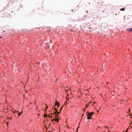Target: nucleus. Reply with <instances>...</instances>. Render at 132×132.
<instances>
[{"label": "nucleus", "instance_id": "nucleus-4", "mask_svg": "<svg viewBox=\"0 0 132 132\" xmlns=\"http://www.w3.org/2000/svg\"><path fill=\"white\" fill-rule=\"evenodd\" d=\"M55 110L56 111L54 112V114L58 113L59 114V113H60L61 111H60L59 112H58L57 110L56 109V108H55Z\"/></svg>", "mask_w": 132, "mask_h": 132}, {"label": "nucleus", "instance_id": "nucleus-12", "mask_svg": "<svg viewBox=\"0 0 132 132\" xmlns=\"http://www.w3.org/2000/svg\"><path fill=\"white\" fill-rule=\"evenodd\" d=\"M22 111L21 112H20V113H19V115H18V116H19L20 115L22 114Z\"/></svg>", "mask_w": 132, "mask_h": 132}, {"label": "nucleus", "instance_id": "nucleus-3", "mask_svg": "<svg viewBox=\"0 0 132 132\" xmlns=\"http://www.w3.org/2000/svg\"><path fill=\"white\" fill-rule=\"evenodd\" d=\"M57 105L58 107H59L60 106V104L59 102L56 101V102L55 103V105L54 106Z\"/></svg>", "mask_w": 132, "mask_h": 132}, {"label": "nucleus", "instance_id": "nucleus-1", "mask_svg": "<svg viewBox=\"0 0 132 132\" xmlns=\"http://www.w3.org/2000/svg\"><path fill=\"white\" fill-rule=\"evenodd\" d=\"M104 2H99L98 3V5L97 4V6L98 7H100L103 5L102 4Z\"/></svg>", "mask_w": 132, "mask_h": 132}, {"label": "nucleus", "instance_id": "nucleus-9", "mask_svg": "<svg viewBox=\"0 0 132 132\" xmlns=\"http://www.w3.org/2000/svg\"><path fill=\"white\" fill-rule=\"evenodd\" d=\"M128 31L129 32H131V31H132V28H131L130 29H128Z\"/></svg>", "mask_w": 132, "mask_h": 132}, {"label": "nucleus", "instance_id": "nucleus-29", "mask_svg": "<svg viewBox=\"0 0 132 132\" xmlns=\"http://www.w3.org/2000/svg\"><path fill=\"white\" fill-rule=\"evenodd\" d=\"M84 115V114H83L82 115V116H83Z\"/></svg>", "mask_w": 132, "mask_h": 132}, {"label": "nucleus", "instance_id": "nucleus-24", "mask_svg": "<svg viewBox=\"0 0 132 132\" xmlns=\"http://www.w3.org/2000/svg\"><path fill=\"white\" fill-rule=\"evenodd\" d=\"M4 32H5V31H4L3 32V33H4Z\"/></svg>", "mask_w": 132, "mask_h": 132}, {"label": "nucleus", "instance_id": "nucleus-28", "mask_svg": "<svg viewBox=\"0 0 132 132\" xmlns=\"http://www.w3.org/2000/svg\"><path fill=\"white\" fill-rule=\"evenodd\" d=\"M106 128H108V127L107 126L106 127Z\"/></svg>", "mask_w": 132, "mask_h": 132}, {"label": "nucleus", "instance_id": "nucleus-22", "mask_svg": "<svg viewBox=\"0 0 132 132\" xmlns=\"http://www.w3.org/2000/svg\"><path fill=\"white\" fill-rule=\"evenodd\" d=\"M69 90H67V91H66V92L67 93V91H69Z\"/></svg>", "mask_w": 132, "mask_h": 132}, {"label": "nucleus", "instance_id": "nucleus-31", "mask_svg": "<svg viewBox=\"0 0 132 132\" xmlns=\"http://www.w3.org/2000/svg\"><path fill=\"white\" fill-rule=\"evenodd\" d=\"M108 132H109V130H108Z\"/></svg>", "mask_w": 132, "mask_h": 132}, {"label": "nucleus", "instance_id": "nucleus-25", "mask_svg": "<svg viewBox=\"0 0 132 132\" xmlns=\"http://www.w3.org/2000/svg\"><path fill=\"white\" fill-rule=\"evenodd\" d=\"M128 130V128H127V129L126 130H127V131Z\"/></svg>", "mask_w": 132, "mask_h": 132}, {"label": "nucleus", "instance_id": "nucleus-16", "mask_svg": "<svg viewBox=\"0 0 132 132\" xmlns=\"http://www.w3.org/2000/svg\"><path fill=\"white\" fill-rule=\"evenodd\" d=\"M79 127L78 126V127L77 128V132L78 130V128H79Z\"/></svg>", "mask_w": 132, "mask_h": 132}, {"label": "nucleus", "instance_id": "nucleus-19", "mask_svg": "<svg viewBox=\"0 0 132 132\" xmlns=\"http://www.w3.org/2000/svg\"><path fill=\"white\" fill-rule=\"evenodd\" d=\"M86 109V108H84V112H85V110Z\"/></svg>", "mask_w": 132, "mask_h": 132}, {"label": "nucleus", "instance_id": "nucleus-6", "mask_svg": "<svg viewBox=\"0 0 132 132\" xmlns=\"http://www.w3.org/2000/svg\"><path fill=\"white\" fill-rule=\"evenodd\" d=\"M54 114L55 115V116L56 117H57L58 116L59 114L58 113H57V114H54Z\"/></svg>", "mask_w": 132, "mask_h": 132}, {"label": "nucleus", "instance_id": "nucleus-13", "mask_svg": "<svg viewBox=\"0 0 132 132\" xmlns=\"http://www.w3.org/2000/svg\"><path fill=\"white\" fill-rule=\"evenodd\" d=\"M52 113H50L49 115L48 116V117H50V116H51L52 115Z\"/></svg>", "mask_w": 132, "mask_h": 132}, {"label": "nucleus", "instance_id": "nucleus-30", "mask_svg": "<svg viewBox=\"0 0 132 132\" xmlns=\"http://www.w3.org/2000/svg\"><path fill=\"white\" fill-rule=\"evenodd\" d=\"M51 117V118H52V117Z\"/></svg>", "mask_w": 132, "mask_h": 132}, {"label": "nucleus", "instance_id": "nucleus-20", "mask_svg": "<svg viewBox=\"0 0 132 132\" xmlns=\"http://www.w3.org/2000/svg\"><path fill=\"white\" fill-rule=\"evenodd\" d=\"M6 123L7 124V125L9 123V122H6Z\"/></svg>", "mask_w": 132, "mask_h": 132}, {"label": "nucleus", "instance_id": "nucleus-11", "mask_svg": "<svg viewBox=\"0 0 132 132\" xmlns=\"http://www.w3.org/2000/svg\"><path fill=\"white\" fill-rule=\"evenodd\" d=\"M8 15H9V14H6L5 15V16H8Z\"/></svg>", "mask_w": 132, "mask_h": 132}, {"label": "nucleus", "instance_id": "nucleus-7", "mask_svg": "<svg viewBox=\"0 0 132 132\" xmlns=\"http://www.w3.org/2000/svg\"><path fill=\"white\" fill-rule=\"evenodd\" d=\"M92 119V118H91L90 116H88L87 118V119L88 120L89 119Z\"/></svg>", "mask_w": 132, "mask_h": 132}, {"label": "nucleus", "instance_id": "nucleus-26", "mask_svg": "<svg viewBox=\"0 0 132 132\" xmlns=\"http://www.w3.org/2000/svg\"><path fill=\"white\" fill-rule=\"evenodd\" d=\"M71 11H73V10H72Z\"/></svg>", "mask_w": 132, "mask_h": 132}, {"label": "nucleus", "instance_id": "nucleus-17", "mask_svg": "<svg viewBox=\"0 0 132 132\" xmlns=\"http://www.w3.org/2000/svg\"><path fill=\"white\" fill-rule=\"evenodd\" d=\"M65 104H67V101H66L65 103Z\"/></svg>", "mask_w": 132, "mask_h": 132}, {"label": "nucleus", "instance_id": "nucleus-33", "mask_svg": "<svg viewBox=\"0 0 132 132\" xmlns=\"http://www.w3.org/2000/svg\"><path fill=\"white\" fill-rule=\"evenodd\" d=\"M131 118H132V117H131Z\"/></svg>", "mask_w": 132, "mask_h": 132}, {"label": "nucleus", "instance_id": "nucleus-5", "mask_svg": "<svg viewBox=\"0 0 132 132\" xmlns=\"http://www.w3.org/2000/svg\"><path fill=\"white\" fill-rule=\"evenodd\" d=\"M52 120L56 121L57 122H59V120L56 119V118L54 119H52Z\"/></svg>", "mask_w": 132, "mask_h": 132}, {"label": "nucleus", "instance_id": "nucleus-34", "mask_svg": "<svg viewBox=\"0 0 132 132\" xmlns=\"http://www.w3.org/2000/svg\"><path fill=\"white\" fill-rule=\"evenodd\" d=\"M70 92H71V90H70Z\"/></svg>", "mask_w": 132, "mask_h": 132}, {"label": "nucleus", "instance_id": "nucleus-35", "mask_svg": "<svg viewBox=\"0 0 132 132\" xmlns=\"http://www.w3.org/2000/svg\"><path fill=\"white\" fill-rule=\"evenodd\" d=\"M114 91L113 92H114Z\"/></svg>", "mask_w": 132, "mask_h": 132}, {"label": "nucleus", "instance_id": "nucleus-36", "mask_svg": "<svg viewBox=\"0 0 132 132\" xmlns=\"http://www.w3.org/2000/svg\"><path fill=\"white\" fill-rule=\"evenodd\" d=\"M103 132H105V131H103Z\"/></svg>", "mask_w": 132, "mask_h": 132}, {"label": "nucleus", "instance_id": "nucleus-27", "mask_svg": "<svg viewBox=\"0 0 132 132\" xmlns=\"http://www.w3.org/2000/svg\"><path fill=\"white\" fill-rule=\"evenodd\" d=\"M49 112H50V110H49Z\"/></svg>", "mask_w": 132, "mask_h": 132}, {"label": "nucleus", "instance_id": "nucleus-21", "mask_svg": "<svg viewBox=\"0 0 132 132\" xmlns=\"http://www.w3.org/2000/svg\"><path fill=\"white\" fill-rule=\"evenodd\" d=\"M12 119V117H11L9 118L10 120H11Z\"/></svg>", "mask_w": 132, "mask_h": 132}, {"label": "nucleus", "instance_id": "nucleus-8", "mask_svg": "<svg viewBox=\"0 0 132 132\" xmlns=\"http://www.w3.org/2000/svg\"><path fill=\"white\" fill-rule=\"evenodd\" d=\"M120 10L121 11H123L125 10V9L124 8H122V9H120Z\"/></svg>", "mask_w": 132, "mask_h": 132}, {"label": "nucleus", "instance_id": "nucleus-15", "mask_svg": "<svg viewBox=\"0 0 132 132\" xmlns=\"http://www.w3.org/2000/svg\"><path fill=\"white\" fill-rule=\"evenodd\" d=\"M47 116V115L46 114H44V117H46Z\"/></svg>", "mask_w": 132, "mask_h": 132}, {"label": "nucleus", "instance_id": "nucleus-23", "mask_svg": "<svg viewBox=\"0 0 132 132\" xmlns=\"http://www.w3.org/2000/svg\"><path fill=\"white\" fill-rule=\"evenodd\" d=\"M46 109H47V108H48V106H47L46 107Z\"/></svg>", "mask_w": 132, "mask_h": 132}, {"label": "nucleus", "instance_id": "nucleus-2", "mask_svg": "<svg viewBox=\"0 0 132 132\" xmlns=\"http://www.w3.org/2000/svg\"><path fill=\"white\" fill-rule=\"evenodd\" d=\"M87 112L88 113V114H87V116H92L93 114L94 113L93 112H91L90 113H89L88 112Z\"/></svg>", "mask_w": 132, "mask_h": 132}, {"label": "nucleus", "instance_id": "nucleus-18", "mask_svg": "<svg viewBox=\"0 0 132 132\" xmlns=\"http://www.w3.org/2000/svg\"><path fill=\"white\" fill-rule=\"evenodd\" d=\"M55 108H54V106H53V108H52V109H54V110H55Z\"/></svg>", "mask_w": 132, "mask_h": 132}, {"label": "nucleus", "instance_id": "nucleus-32", "mask_svg": "<svg viewBox=\"0 0 132 132\" xmlns=\"http://www.w3.org/2000/svg\"><path fill=\"white\" fill-rule=\"evenodd\" d=\"M98 110H97V111L98 112Z\"/></svg>", "mask_w": 132, "mask_h": 132}, {"label": "nucleus", "instance_id": "nucleus-14", "mask_svg": "<svg viewBox=\"0 0 132 132\" xmlns=\"http://www.w3.org/2000/svg\"><path fill=\"white\" fill-rule=\"evenodd\" d=\"M63 106H62L61 107V109H60V111H61L62 110V109L63 108Z\"/></svg>", "mask_w": 132, "mask_h": 132}, {"label": "nucleus", "instance_id": "nucleus-10", "mask_svg": "<svg viewBox=\"0 0 132 132\" xmlns=\"http://www.w3.org/2000/svg\"><path fill=\"white\" fill-rule=\"evenodd\" d=\"M89 103H88V104H87L86 105V106H85V108H87V107H88V105H89Z\"/></svg>", "mask_w": 132, "mask_h": 132}]
</instances>
